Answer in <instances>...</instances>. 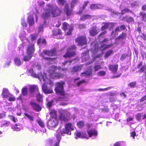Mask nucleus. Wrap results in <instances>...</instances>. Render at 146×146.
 <instances>
[{
  "label": "nucleus",
  "instance_id": "obj_1",
  "mask_svg": "<svg viewBox=\"0 0 146 146\" xmlns=\"http://www.w3.org/2000/svg\"><path fill=\"white\" fill-rule=\"evenodd\" d=\"M74 128L73 124L69 123L66 124L64 128L62 129L59 128L57 130L56 134L57 141L54 144V146H59V143L61 139V135L64 136L65 134L70 135L71 130H73Z\"/></svg>",
  "mask_w": 146,
  "mask_h": 146
},
{
  "label": "nucleus",
  "instance_id": "obj_2",
  "mask_svg": "<svg viewBox=\"0 0 146 146\" xmlns=\"http://www.w3.org/2000/svg\"><path fill=\"white\" fill-rule=\"evenodd\" d=\"M46 12L44 13L42 16V18L45 20L44 24L46 23V19H47L50 15V14L53 17L58 15L61 13V11L58 9L57 7L53 6L50 4L47 5L45 9Z\"/></svg>",
  "mask_w": 146,
  "mask_h": 146
},
{
  "label": "nucleus",
  "instance_id": "obj_3",
  "mask_svg": "<svg viewBox=\"0 0 146 146\" xmlns=\"http://www.w3.org/2000/svg\"><path fill=\"white\" fill-rule=\"evenodd\" d=\"M113 46V44H111L109 45H106V44H101L100 47L98 45V43H96L94 46L92 48V51L93 52L94 54H95V53L97 52L98 54V52L100 51L101 52L98 53L99 54L97 55L96 57H94V60H91L89 62L86 63L85 66L88 65L92 63L94 60H96L97 58H99L102 55V51L103 50H105L107 48H109L112 46Z\"/></svg>",
  "mask_w": 146,
  "mask_h": 146
},
{
  "label": "nucleus",
  "instance_id": "obj_4",
  "mask_svg": "<svg viewBox=\"0 0 146 146\" xmlns=\"http://www.w3.org/2000/svg\"><path fill=\"white\" fill-rule=\"evenodd\" d=\"M61 69L63 71H65L66 70L67 68H61V67L59 66L57 69V67L54 66H52L50 67L48 70L50 77L53 79H58L62 78L63 74H62L59 73L57 72V69L59 70Z\"/></svg>",
  "mask_w": 146,
  "mask_h": 146
},
{
  "label": "nucleus",
  "instance_id": "obj_5",
  "mask_svg": "<svg viewBox=\"0 0 146 146\" xmlns=\"http://www.w3.org/2000/svg\"><path fill=\"white\" fill-rule=\"evenodd\" d=\"M64 83L63 82H57L56 84V92L60 95L58 97V101H66L67 100V95L65 94L64 89Z\"/></svg>",
  "mask_w": 146,
  "mask_h": 146
},
{
  "label": "nucleus",
  "instance_id": "obj_6",
  "mask_svg": "<svg viewBox=\"0 0 146 146\" xmlns=\"http://www.w3.org/2000/svg\"><path fill=\"white\" fill-rule=\"evenodd\" d=\"M26 35L25 32L23 31V33H21L19 35V37L21 40V41L23 43H22L20 45V46L19 47V50L22 51L23 49V47L24 45H27L28 44L30 43V42L25 37Z\"/></svg>",
  "mask_w": 146,
  "mask_h": 146
},
{
  "label": "nucleus",
  "instance_id": "obj_7",
  "mask_svg": "<svg viewBox=\"0 0 146 146\" xmlns=\"http://www.w3.org/2000/svg\"><path fill=\"white\" fill-rule=\"evenodd\" d=\"M70 115L68 110H61L60 111L59 118L61 120L67 121L70 118Z\"/></svg>",
  "mask_w": 146,
  "mask_h": 146
},
{
  "label": "nucleus",
  "instance_id": "obj_8",
  "mask_svg": "<svg viewBox=\"0 0 146 146\" xmlns=\"http://www.w3.org/2000/svg\"><path fill=\"white\" fill-rule=\"evenodd\" d=\"M76 48V46L74 45L70 47L68 49L65 54L63 56L64 57L67 58L73 56L75 54Z\"/></svg>",
  "mask_w": 146,
  "mask_h": 146
},
{
  "label": "nucleus",
  "instance_id": "obj_9",
  "mask_svg": "<svg viewBox=\"0 0 146 146\" xmlns=\"http://www.w3.org/2000/svg\"><path fill=\"white\" fill-rule=\"evenodd\" d=\"M58 121L56 118H50L47 123V127L50 129L52 130L57 125Z\"/></svg>",
  "mask_w": 146,
  "mask_h": 146
},
{
  "label": "nucleus",
  "instance_id": "obj_10",
  "mask_svg": "<svg viewBox=\"0 0 146 146\" xmlns=\"http://www.w3.org/2000/svg\"><path fill=\"white\" fill-rule=\"evenodd\" d=\"M40 74L38 75V79L40 81L42 82V80L44 82V83L45 82L46 85L47 84L49 83L50 86H52V85L53 82L49 79L46 78V75L44 72L43 74Z\"/></svg>",
  "mask_w": 146,
  "mask_h": 146
},
{
  "label": "nucleus",
  "instance_id": "obj_11",
  "mask_svg": "<svg viewBox=\"0 0 146 146\" xmlns=\"http://www.w3.org/2000/svg\"><path fill=\"white\" fill-rule=\"evenodd\" d=\"M63 27L64 30L67 32L68 35H70L73 29V27L72 25H69L67 23H64L63 24Z\"/></svg>",
  "mask_w": 146,
  "mask_h": 146
},
{
  "label": "nucleus",
  "instance_id": "obj_12",
  "mask_svg": "<svg viewBox=\"0 0 146 146\" xmlns=\"http://www.w3.org/2000/svg\"><path fill=\"white\" fill-rule=\"evenodd\" d=\"M75 40L78 45H84L87 43L86 37L84 36H79L76 38Z\"/></svg>",
  "mask_w": 146,
  "mask_h": 146
},
{
  "label": "nucleus",
  "instance_id": "obj_13",
  "mask_svg": "<svg viewBox=\"0 0 146 146\" xmlns=\"http://www.w3.org/2000/svg\"><path fill=\"white\" fill-rule=\"evenodd\" d=\"M87 133L89 137L93 139L96 138L98 135V132L95 129H91L89 128L87 130Z\"/></svg>",
  "mask_w": 146,
  "mask_h": 146
},
{
  "label": "nucleus",
  "instance_id": "obj_14",
  "mask_svg": "<svg viewBox=\"0 0 146 146\" xmlns=\"http://www.w3.org/2000/svg\"><path fill=\"white\" fill-rule=\"evenodd\" d=\"M29 45L27 49V54L32 55L34 53L35 49L34 46V44H31L30 42L29 44H28Z\"/></svg>",
  "mask_w": 146,
  "mask_h": 146
},
{
  "label": "nucleus",
  "instance_id": "obj_15",
  "mask_svg": "<svg viewBox=\"0 0 146 146\" xmlns=\"http://www.w3.org/2000/svg\"><path fill=\"white\" fill-rule=\"evenodd\" d=\"M92 74V71L91 67H90L86 70L84 72L81 74V76L82 77H89Z\"/></svg>",
  "mask_w": 146,
  "mask_h": 146
},
{
  "label": "nucleus",
  "instance_id": "obj_16",
  "mask_svg": "<svg viewBox=\"0 0 146 146\" xmlns=\"http://www.w3.org/2000/svg\"><path fill=\"white\" fill-rule=\"evenodd\" d=\"M42 89L44 93L46 94H50L52 92V89L47 87L45 82L43 83L42 86Z\"/></svg>",
  "mask_w": 146,
  "mask_h": 146
},
{
  "label": "nucleus",
  "instance_id": "obj_17",
  "mask_svg": "<svg viewBox=\"0 0 146 146\" xmlns=\"http://www.w3.org/2000/svg\"><path fill=\"white\" fill-rule=\"evenodd\" d=\"M38 89L37 86L35 85L31 86L29 89L30 96H34V93L36 92H38Z\"/></svg>",
  "mask_w": 146,
  "mask_h": 146
},
{
  "label": "nucleus",
  "instance_id": "obj_18",
  "mask_svg": "<svg viewBox=\"0 0 146 146\" xmlns=\"http://www.w3.org/2000/svg\"><path fill=\"white\" fill-rule=\"evenodd\" d=\"M86 134L85 132H76L75 133V138L77 139L78 137L80 138H86Z\"/></svg>",
  "mask_w": 146,
  "mask_h": 146
},
{
  "label": "nucleus",
  "instance_id": "obj_19",
  "mask_svg": "<svg viewBox=\"0 0 146 146\" xmlns=\"http://www.w3.org/2000/svg\"><path fill=\"white\" fill-rule=\"evenodd\" d=\"M56 49L55 48L51 50L50 51L44 50L43 52L45 54L48 56H55L56 54Z\"/></svg>",
  "mask_w": 146,
  "mask_h": 146
},
{
  "label": "nucleus",
  "instance_id": "obj_20",
  "mask_svg": "<svg viewBox=\"0 0 146 146\" xmlns=\"http://www.w3.org/2000/svg\"><path fill=\"white\" fill-rule=\"evenodd\" d=\"M115 24L112 23H105L101 28L102 30H104L110 27V28L112 29L113 27Z\"/></svg>",
  "mask_w": 146,
  "mask_h": 146
},
{
  "label": "nucleus",
  "instance_id": "obj_21",
  "mask_svg": "<svg viewBox=\"0 0 146 146\" xmlns=\"http://www.w3.org/2000/svg\"><path fill=\"white\" fill-rule=\"evenodd\" d=\"M109 70L113 73L115 74L117 71L118 68L117 64L110 65L109 66Z\"/></svg>",
  "mask_w": 146,
  "mask_h": 146
},
{
  "label": "nucleus",
  "instance_id": "obj_22",
  "mask_svg": "<svg viewBox=\"0 0 146 146\" xmlns=\"http://www.w3.org/2000/svg\"><path fill=\"white\" fill-rule=\"evenodd\" d=\"M46 42L44 39H39L37 41V44L39 45L40 48H42L45 46Z\"/></svg>",
  "mask_w": 146,
  "mask_h": 146
},
{
  "label": "nucleus",
  "instance_id": "obj_23",
  "mask_svg": "<svg viewBox=\"0 0 146 146\" xmlns=\"http://www.w3.org/2000/svg\"><path fill=\"white\" fill-rule=\"evenodd\" d=\"M40 74H42V73H39L38 74H36L34 72L32 68L29 69L28 70V74L34 77H37L38 78V75Z\"/></svg>",
  "mask_w": 146,
  "mask_h": 146
},
{
  "label": "nucleus",
  "instance_id": "obj_24",
  "mask_svg": "<svg viewBox=\"0 0 146 146\" xmlns=\"http://www.w3.org/2000/svg\"><path fill=\"white\" fill-rule=\"evenodd\" d=\"M99 32V30H97L96 27H94L92 28L90 31V34L92 36H94L97 34Z\"/></svg>",
  "mask_w": 146,
  "mask_h": 146
},
{
  "label": "nucleus",
  "instance_id": "obj_25",
  "mask_svg": "<svg viewBox=\"0 0 146 146\" xmlns=\"http://www.w3.org/2000/svg\"><path fill=\"white\" fill-rule=\"evenodd\" d=\"M64 11L68 16H70L72 14V10L69 9L68 5L67 4L65 5Z\"/></svg>",
  "mask_w": 146,
  "mask_h": 146
},
{
  "label": "nucleus",
  "instance_id": "obj_26",
  "mask_svg": "<svg viewBox=\"0 0 146 146\" xmlns=\"http://www.w3.org/2000/svg\"><path fill=\"white\" fill-rule=\"evenodd\" d=\"M31 104L33 109L37 111H39L41 110V107L36 103L31 102Z\"/></svg>",
  "mask_w": 146,
  "mask_h": 146
},
{
  "label": "nucleus",
  "instance_id": "obj_27",
  "mask_svg": "<svg viewBox=\"0 0 146 146\" xmlns=\"http://www.w3.org/2000/svg\"><path fill=\"white\" fill-rule=\"evenodd\" d=\"M28 22L30 26H32L34 23L33 15H29L28 18Z\"/></svg>",
  "mask_w": 146,
  "mask_h": 146
},
{
  "label": "nucleus",
  "instance_id": "obj_28",
  "mask_svg": "<svg viewBox=\"0 0 146 146\" xmlns=\"http://www.w3.org/2000/svg\"><path fill=\"white\" fill-rule=\"evenodd\" d=\"M14 62L15 65L17 66L21 65L22 63V62L20 58L18 57H17L14 59Z\"/></svg>",
  "mask_w": 146,
  "mask_h": 146
},
{
  "label": "nucleus",
  "instance_id": "obj_29",
  "mask_svg": "<svg viewBox=\"0 0 146 146\" xmlns=\"http://www.w3.org/2000/svg\"><path fill=\"white\" fill-rule=\"evenodd\" d=\"M82 61L83 62L88 60L89 57L88 52H87L82 53Z\"/></svg>",
  "mask_w": 146,
  "mask_h": 146
},
{
  "label": "nucleus",
  "instance_id": "obj_30",
  "mask_svg": "<svg viewBox=\"0 0 146 146\" xmlns=\"http://www.w3.org/2000/svg\"><path fill=\"white\" fill-rule=\"evenodd\" d=\"M10 94L9 93L8 90L5 88L3 89L2 95L4 98H8Z\"/></svg>",
  "mask_w": 146,
  "mask_h": 146
},
{
  "label": "nucleus",
  "instance_id": "obj_31",
  "mask_svg": "<svg viewBox=\"0 0 146 146\" xmlns=\"http://www.w3.org/2000/svg\"><path fill=\"white\" fill-rule=\"evenodd\" d=\"M12 128L14 131H19L21 130L22 129V127L20 124H16L13 125L12 127Z\"/></svg>",
  "mask_w": 146,
  "mask_h": 146
},
{
  "label": "nucleus",
  "instance_id": "obj_32",
  "mask_svg": "<svg viewBox=\"0 0 146 146\" xmlns=\"http://www.w3.org/2000/svg\"><path fill=\"white\" fill-rule=\"evenodd\" d=\"M80 78H75L74 80V82L75 84H76V85L79 86L82 83H84L85 82V81L83 80L82 81H78Z\"/></svg>",
  "mask_w": 146,
  "mask_h": 146
},
{
  "label": "nucleus",
  "instance_id": "obj_33",
  "mask_svg": "<svg viewBox=\"0 0 146 146\" xmlns=\"http://www.w3.org/2000/svg\"><path fill=\"white\" fill-rule=\"evenodd\" d=\"M83 66V65H81L80 66H75L73 68L72 71V72H76L80 71L82 69V68Z\"/></svg>",
  "mask_w": 146,
  "mask_h": 146
},
{
  "label": "nucleus",
  "instance_id": "obj_34",
  "mask_svg": "<svg viewBox=\"0 0 146 146\" xmlns=\"http://www.w3.org/2000/svg\"><path fill=\"white\" fill-rule=\"evenodd\" d=\"M99 117V116L98 115L93 113L91 114L90 119L93 121H97Z\"/></svg>",
  "mask_w": 146,
  "mask_h": 146
},
{
  "label": "nucleus",
  "instance_id": "obj_35",
  "mask_svg": "<svg viewBox=\"0 0 146 146\" xmlns=\"http://www.w3.org/2000/svg\"><path fill=\"white\" fill-rule=\"evenodd\" d=\"M125 142L119 141L115 143L113 146H125Z\"/></svg>",
  "mask_w": 146,
  "mask_h": 146
},
{
  "label": "nucleus",
  "instance_id": "obj_36",
  "mask_svg": "<svg viewBox=\"0 0 146 146\" xmlns=\"http://www.w3.org/2000/svg\"><path fill=\"white\" fill-rule=\"evenodd\" d=\"M5 61H6V63H5L4 67H9L11 62V58H8L6 59Z\"/></svg>",
  "mask_w": 146,
  "mask_h": 146
},
{
  "label": "nucleus",
  "instance_id": "obj_37",
  "mask_svg": "<svg viewBox=\"0 0 146 146\" xmlns=\"http://www.w3.org/2000/svg\"><path fill=\"white\" fill-rule=\"evenodd\" d=\"M139 15L143 20L146 22V14L143 12H140Z\"/></svg>",
  "mask_w": 146,
  "mask_h": 146
},
{
  "label": "nucleus",
  "instance_id": "obj_38",
  "mask_svg": "<svg viewBox=\"0 0 146 146\" xmlns=\"http://www.w3.org/2000/svg\"><path fill=\"white\" fill-rule=\"evenodd\" d=\"M106 74V72L104 70H102L99 71L97 73V75L99 76L103 77Z\"/></svg>",
  "mask_w": 146,
  "mask_h": 146
},
{
  "label": "nucleus",
  "instance_id": "obj_39",
  "mask_svg": "<svg viewBox=\"0 0 146 146\" xmlns=\"http://www.w3.org/2000/svg\"><path fill=\"white\" fill-rule=\"evenodd\" d=\"M50 117L52 118H56V112L54 110H52L50 112Z\"/></svg>",
  "mask_w": 146,
  "mask_h": 146
},
{
  "label": "nucleus",
  "instance_id": "obj_40",
  "mask_svg": "<svg viewBox=\"0 0 146 146\" xmlns=\"http://www.w3.org/2000/svg\"><path fill=\"white\" fill-rule=\"evenodd\" d=\"M61 33V31L58 29H55L53 31V34L54 36L57 35H60Z\"/></svg>",
  "mask_w": 146,
  "mask_h": 146
},
{
  "label": "nucleus",
  "instance_id": "obj_41",
  "mask_svg": "<svg viewBox=\"0 0 146 146\" xmlns=\"http://www.w3.org/2000/svg\"><path fill=\"white\" fill-rule=\"evenodd\" d=\"M32 55L30 54H27L24 56L23 59L25 61H29L31 58Z\"/></svg>",
  "mask_w": 146,
  "mask_h": 146
},
{
  "label": "nucleus",
  "instance_id": "obj_42",
  "mask_svg": "<svg viewBox=\"0 0 146 146\" xmlns=\"http://www.w3.org/2000/svg\"><path fill=\"white\" fill-rule=\"evenodd\" d=\"M28 88L27 87L23 88L22 90V93L23 95L25 96L27 94Z\"/></svg>",
  "mask_w": 146,
  "mask_h": 146
},
{
  "label": "nucleus",
  "instance_id": "obj_43",
  "mask_svg": "<svg viewBox=\"0 0 146 146\" xmlns=\"http://www.w3.org/2000/svg\"><path fill=\"white\" fill-rule=\"evenodd\" d=\"M126 34L125 33H122L121 35H120L116 39V40H121L124 39L126 37Z\"/></svg>",
  "mask_w": 146,
  "mask_h": 146
},
{
  "label": "nucleus",
  "instance_id": "obj_44",
  "mask_svg": "<svg viewBox=\"0 0 146 146\" xmlns=\"http://www.w3.org/2000/svg\"><path fill=\"white\" fill-rule=\"evenodd\" d=\"M72 61V60H66L63 63H62V66H65L66 65H69L70 64Z\"/></svg>",
  "mask_w": 146,
  "mask_h": 146
},
{
  "label": "nucleus",
  "instance_id": "obj_45",
  "mask_svg": "<svg viewBox=\"0 0 146 146\" xmlns=\"http://www.w3.org/2000/svg\"><path fill=\"white\" fill-rule=\"evenodd\" d=\"M99 5H96L95 4H92L90 6V9H91L94 10L96 9H99L100 7H99Z\"/></svg>",
  "mask_w": 146,
  "mask_h": 146
},
{
  "label": "nucleus",
  "instance_id": "obj_46",
  "mask_svg": "<svg viewBox=\"0 0 146 146\" xmlns=\"http://www.w3.org/2000/svg\"><path fill=\"white\" fill-rule=\"evenodd\" d=\"M91 16L88 15H84L82 16L80 19L82 21H84L86 19L91 18Z\"/></svg>",
  "mask_w": 146,
  "mask_h": 146
},
{
  "label": "nucleus",
  "instance_id": "obj_47",
  "mask_svg": "<svg viewBox=\"0 0 146 146\" xmlns=\"http://www.w3.org/2000/svg\"><path fill=\"white\" fill-rule=\"evenodd\" d=\"M37 123L41 127L43 128L44 127V122L41 120L39 119L37 120Z\"/></svg>",
  "mask_w": 146,
  "mask_h": 146
},
{
  "label": "nucleus",
  "instance_id": "obj_48",
  "mask_svg": "<svg viewBox=\"0 0 146 146\" xmlns=\"http://www.w3.org/2000/svg\"><path fill=\"white\" fill-rule=\"evenodd\" d=\"M102 68L101 65L100 64H95L94 66V70L95 71H97L99 70H100Z\"/></svg>",
  "mask_w": 146,
  "mask_h": 146
},
{
  "label": "nucleus",
  "instance_id": "obj_49",
  "mask_svg": "<svg viewBox=\"0 0 146 146\" xmlns=\"http://www.w3.org/2000/svg\"><path fill=\"white\" fill-rule=\"evenodd\" d=\"M37 100L39 102H41L42 100V96L40 93H37L36 97Z\"/></svg>",
  "mask_w": 146,
  "mask_h": 146
},
{
  "label": "nucleus",
  "instance_id": "obj_50",
  "mask_svg": "<svg viewBox=\"0 0 146 146\" xmlns=\"http://www.w3.org/2000/svg\"><path fill=\"white\" fill-rule=\"evenodd\" d=\"M77 125L78 127L82 128L84 127V123L83 121H80L77 123Z\"/></svg>",
  "mask_w": 146,
  "mask_h": 146
},
{
  "label": "nucleus",
  "instance_id": "obj_51",
  "mask_svg": "<svg viewBox=\"0 0 146 146\" xmlns=\"http://www.w3.org/2000/svg\"><path fill=\"white\" fill-rule=\"evenodd\" d=\"M25 116L31 121H33L34 120V117L31 115L27 113H25Z\"/></svg>",
  "mask_w": 146,
  "mask_h": 146
},
{
  "label": "nucleus",
  "instance_id": "obj_52",
  "mask_svg": "<svg viewBox=\"0 0 146 146\" xmlns=\"http://www.w3.org/2000/svg\"><path fill=\"white\" fill-rule=\"evenodd\" d=\"M8 117L10 119L15 123H16L17 121V118L13 115H9Z\"/></svg>",
  "mask_w": 146,
  "mask_h": 146
},
{
  "label": "nucleus",
  "instance_id": "obj_53",
  "mask_svg": "<svg viewBox=\"0 0 146 146\" xmlns=\"http://www.w3.org/2000/svg\"><path fill=\"white\" fill-rule=\"evenodd\" d=\"M21 24L22 25L23 27H26L27 26V24L25 22V19L24 18H22L21 20Z\"/></svg>",
  "mask_w": 146,
  "mask_h": 146
},
{
  "label": "nucleus",
  "instance_id": "obj_54",
  "mask_svg": "<svg viewBox=\"0 0 146 146\" xmlns=\"http://www.w3.org/2000/svg\"><path fill=\"white\" fill-rule=\"evenodd\" d=\"M7 99H8L9 101H14L15 100V97L13 95L10 94L8 96V98Z\"/></svg>",
  "mask_w": 146,
  "mask_h": 146
},
{
  "label": "nucleus",
  "instance_id": "obj_55",
  "mask_svg": "<svg viewBox=\"0 0 146 146\" xmlns=\"http://www.w3.org/2000/svg\"><path fill=\"white\" fill-rule=\"evenodd\" d=\"M113 50H110L107 51L106 53L105 57L106 58H107L108 57L110 56L112 53Z\"/></svg>",
  "mask_w": 146,
  "mask_h": 146
},
{
  "label": "nucleus",
  "instance_id": "obj_56",
  "mask_svg": "<svg viewBox=\"0 0 146 146\" xmlns=\"http://www.w3.org/2000/svg\"><path fill=\"white\" fill-rule=\"evenodd\" d=\"M121 31V30L120 29L119 27H118L115 29V31H112V34H113V33H114L115 32V35H117L118 34L117 33V32H119Z\"/></svg>",
  "mask_w": 146,
  "mask_h": 146
},
{
  "label": "nucleus",
  "instance_id": "obj_57",
  "mask_svg": "<svg viewBox=\"0 0 146 146\" xmlns=\"http://www.w3.org/2000/svg\"><path fill=\"white\" fill-rule=\"evenodd\" d=\"M121 31V30L120 29L119 27H118L115 29V31H112V34H113V33H114L115 32V35H117L118 34L117 33V32H119Z\"/></svg>",
  "mask_w": 146,
  "mask_h": 146
},
{
  "label": "nucleus",
  "instance_id": "obj_58",
  "mask_svg": "<svg viewBox=\"0 0 146 146\" xmlns=\"http://www.w3.org/2000/svg\"><path fill=\"white\" fill-rule=\"evenodd\" d=\"M36 35H32L31 37V41L32 42L31 44H34L35 42V40L36 39Z\"/></svg>",
  "mask_w": 146,
  "mask_h": 146
},
{
  "label": "nucleus",
  "instance_id": "obj_59",
  "mask_svg": "<svg viewBox=\"0 0 146 146\" xmlns=\"http://www.w3.org/2000/svg\"><path fill=\"white\" fill-rule=\"evenodd\" d=\"M143 114L142 113L138 114L136 117V119L138 121H139L141 118L143 116Z\"/></svg>",
  "mask_w": 146,
  "mask_h": 146
},
{
  "label": "nucleus",
  "instance_id": "obj_60",
  "mask_svg": "<svg viewBox=\"0 0 146 146\" xmlns=\"http://www.w3.org/2000/svg\"><path fill=\"white\" fill-rule=\"evenodd\" d=\"M57 1L59 5H63L65 2L64 0H57Z\"/></svg>",
  "mask_w": 146,
  "mask_h": 146
},
{
  "label": "nucleus",
  "instance_id": "obj_61",
  "mask_svg": "<svg viewBox=\"0 0 146 146\" xmlns=\"http://www.w3.org/2000/svg\"><path fill=\"white\" fill-rule=\"evenodd\" d=\"M116 100L115 96H111L110 98V102H113Z\"/></svg>",
  "mask_w": 146,
  "mask_h": 146
},
{
  "label": "nucleus",
  "instance_id": "obj_62",
  "mask_svg": "<svg viewBox=\"0 0 146 146\" xmlns=\"http://www.w3.org/2000/svg\"><path fill=\"white\" fill-rule=\"evenodd\" d=\"M43 25H40L38 28V32H42L43 31Z\"/></svg>",
  "mask_w": 146,
  "mask_h": 146
},
{
  "label": "nucleus",
  "instance_id": "obj_63",
  "mask_svg": "<svg viewBox=\"0 0 146 146\" xmlns=\"http://www.w3.org/2000/svg\"><path fill=\"white\" fill-rule=\"evenodd\" d=\"M78 0H73L71 3V7L73 8L75 6L76 3Z\"/></svg>",
  "mask_w": 146,
  "mask_h": 146
},
{
  "label": "nucleus",
  "instance_id": "obj_64",
  "mask_svg": "<svg viewBox=\"0 0 146 146\" xmlns=\"http://www.w3.org/2000/svg\"><path fill=\"white\" fill-rule=\"evenodd\" d=\"M130 10L128 9H125L121 11V13L122 15L124 14L125 12H129Z\"/></svg>",
  "mask_w": 146,
  "mask_h": 146
}]
</instances>
